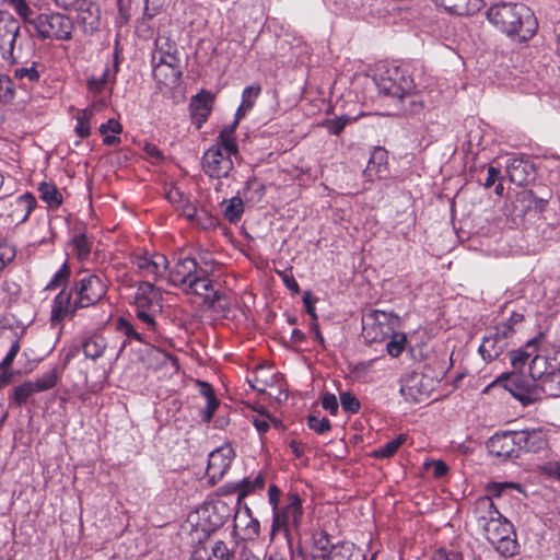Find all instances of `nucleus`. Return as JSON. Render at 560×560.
Instances as JSON below:
<instances>
[{
    "instance_id": "obj_38",
    "label": "nucleus",
    "mask_w": 560,
    "mask_h": 560,
    "mask_svg": "<svg viewBox=\"0 0 560 560\" xmlns=\"http://www.w3.org/2000/svg\"><path fill=\"white\" fill-rule=\"evenodd\" d=\"M201 384V394L206 398V406L200 409V418L203 422L208 423L211 421L214 411L219 407V400L214 396L212 387L207 383H200Z\"/></svg>"
},
{
    "instance_id": "obj_47",
    "label": "nucleus",
    "mask_w": 560,
    "mask_h": 560,
    "mask_svg": "<svg viewBox=\"0 0 560 560\" xmlns=\"http://www.w3.org/2000/svg\"><path fill=\"white\" fill-rule=\"evenodd\" d=\"M405 441L406 436L404 434H400L394 440H390L384 445L374 450L372 455L375 458H389L399 450V447L404 444Z\"/></svg>"
},
{
    "instance_id": "obj_30",
    "label": "nucleus",
    "mask_w": 560,
    "mask_h": 560,
    "mask_svg": "<svg viewBox=\"0 0 560 560\" xmlns=\"http://www.w3.org/2000/svg\"><path fill=\"white\" fill-rule=\"evenodd\" d=\"M20 341L16 339L11 343L8 353L0 362V388L11 384L14 381V377L18 375V372L12 370L11 366L18 353L20 352Z\"/></svg>"
},
{
    "instance_id": "obj_1",
    "label": "nucleus",
    "mask_w": 560,
    "mask_h": 560,
    "mask_svg": "<svg viewBox=\"0 0 560 560\" xmlns=\"http://www.w3.org/2000/svg\"><path fill=\"white\" fill-rule=\"evenodd\" d=\"M486 18L498 31L520 42L530 39L538 27L534 12L522 2L499 1L487 10Z\"/></svg>"
},
{
    "instance_id": "obj_57",
    "label": "nucleus",
    "mask_w": 560,
    "mask_h": 560,
    "mask_svg": "<svg viewBox=\"0 0 560 560\" xmlns=\"http://www.w3.org/2000/svg\"><path fill=\"white\" fill-rule=\"evenodd\" d=\"M307 425L318 434H324L330 430V422L327 418L319 419L313 415L307 417Z\"/></svg>"
},
{
    "instance_id": "obj_39",
    "label": "nucleus",
    "mask_w": 560,
    "mask_h": 560,
    "mask_svg": "<svg viewBox=\"0 0 560 560\" xmlns=\"http://www.w3.org/2000/svg\"><path fill=\"white\" fill-rule=\"evenodd\" d=\"M15 11V13L24 21V23L36 28L37 21L42 13L33 10L25 0H5Z\"/></svg>"
},
{
    "instance_id": "obj_37",
    "label": "nucleus",
    "mask_w": 560,
    "mask_h": 560,
    "mask_svg": "<svg viewBox=\"0 0 560 560\" xmlns=\"http://www.w3.org/2000/svg\"><path fill=\"white\" fill-rule=\"evenodd\" d=\"M223 217L230 223H237L244 213V202L240 197H232L231 199H224L220 203Z\"/></svg>"
},
{
    "instance_id": "obj_58",
    "label": "nucleus",
    "mask_w": 560,
    "mask_h": 560,
    "mask_svg": "<svg viewBox=\"0 0 560 560\" xmlns=\"http://www.w3.org/2000/svg\"><path fill=\"white\" fill-rule=\"evenodd\" d=\"M211 558L214 557L218 560H232L234 555L228 548L226 544L222 540H218L211 548Z\"/></svg>"
},
{
    "instance_id": "obj_51",
    "label": "nucleus",
    "mask_w": 560,
    "mask_h": 560,
    "mask_svg": "<svg viewBox=\"0 0 560 560\" xmlns=\"http://www.w3.org/2000/svg\"><path fill=\"white\" fill-rule=\"evenodd\" d=\"M15 97V88L12 78L0 73V102L3 104L11 103Z\"/></svg>"
},
{
    "instance_id": "obj_22",
    "label": "nucleus",
    "mask_w": 560,
    "mask_h": 560,
    "mask_svg": "<svg viewBox=\"0 0 560 560\" xmlns=\"http://www.w3.org/2000/svg\"><path fill=\"white\" fill-rule=\"evenodd\" d=\"M364 320H366L368 324L371 322L373 326L380 327V334L375 332L372 337L376 340L394 331L399 323V317L393 312L374 310L365 316Z\"/></svg>"
},
{
    "instance_id": "obj_7",
    "label": "nucleus",
    "mask_w": 560,
    "mask_h": 560,
    "mask_svg": "<svg viewBox=\"0 0 560 560\" xmlns=\"http://www.w3.org/2000/svg\"><path fill=\"white\" fill-rule=\"evenodd\" d=\"M495 383L502 385L524 406L540 399V386L532 377L520 372L503 373Z\"/></svg>"
},
{
    "instance_id": "obj_25",
    "label": "nucleus",
    "mask_w": 560,
    "mask_h": 560,
    "mask_svg": "<svg viewBox=\"0 0 560 560\" xmlns=\"http://www.w3.org/2000/svg\"><path fill=\"white\" fill-rule=\"evenodd\" d=\"M75 10L78 11L77 22L85 34H93L98 30L101 24V11L98 7L92 3L85 4L82 2L81 5L75 8Z\"/></svg>"
},
{
    "instance_id": "obj_62",
    "label": "nucleus",
    "mask_w": 560,
    "mask_h": 560,
    "mask_svg": "<svg viewBox=\"0 0 560 560\" xmlns=\"http://www.w3.org/2000/svg\"><path fill=\"white\" fill-rule=\"evenodd\" d=\"M14 257L15 250L13 247L8 245L0 246V270H2Z\"/></svg>"
},
{
    "instance_id": "obj_35",
    "label": "nucleus",
    "mask_w": 560,
    "mask_h": 560,
    "mask_svg": "<svg viewBox=\"0 0 560 560\" xmlns=\"http://www.w3.org/2000/svg\"><path fill=\"white\" fill-rule=\"evenodd\" d=\"M261 93V86L259 84H253L246 86L242 93V103L236 110V118L238 121L243 118L255 105L256 100Z\"/></svg>"
},
{
    "instance_id": "obj_40",
    "label": "nucleus",
    "mask_w": 560,
    "mask_h": 560,
    "mask_svg": "<svg viewBox=\"0 0 560 560\" xmlns=\"http://www.w3.org/2000/svg\"><path fill=\"white\" fill-rule=\"evenodd\" d=\"M39 63L32 61L30 66L16 68L12 74V81L19 80L21 86H25L27 83L37 82L40 79L42 72L38 70Z\"/></svg>"
},
{
    "instance_id": "obj_5",
    "label": "nucleus",
    "mask_w": 560,
    "mask_h": 560,
    "mask_svg": "<svg viewBox=\"0 0 560 560\" xmlns=\"http://www.w3.org/2000/svg\"><path fill=\"white\" fill-rule=\"evenodd\" d=\"M486 539L494 546L495 550L503 557H512L517 551V541L513 525L501 514L481 529Z\"/></svg>"
},
{
    "instance_id": "obj_33",
    "label": "nucleus",
    "mask_w": 560,
    "mask_h": 560,
    "mask_svg": "<svg viewBox=\"0 0 560 560\" xmlns=\"http://www.w3.org/2000/svg\"><path fill=\"white\" fill-rule=\"evenodd\" d=\"M81 347L86 359L96 361L104 354L107 342L102 335H91L83 340Z\"/></svg>"
},
{
    "instance_id": "obj_36",
    "label": "nucleus",
    "mask_w": 560,
    "mask_h": 560,
    "mask_svg": "<svg viewBox=\"0 0 560 560\" xmlns=\"http://www.w3.org/2000/svg\"><path fill=\"white\" fill-rule=\"evenodd\" d=\"M551 369L556 368L549 364L546 357L534 352L529 363V374L535 382L539 381V384H542V381L549 375Z\"/></svg>"
},
{
    "instance_id": "obj_49",
    "label": "nucleus",
    "mask_w": 560,
    "mask_h": 560,
    "mask_svg": "<svg viewBox=\"0 0 560 560\" xmlns=\"http://www.w3.org/2000/svg\"><path fill=\"white\" fill-rule=\"evenodd\" d=\"M59 378V371L54 368L50 371L39 376L33 385L37 393L48 390L57 385Z\"/></svg>"
},
{
    "instance_id": "obj_15",
    "label": "nucleus",
    "mask_w": 560,
    "mask_h": 560,
    "mask_svg": "<svg viewBox=\"0 0 560 560\" xmlns=\"http://www.w3.org/2000/svg\"><path fill=\"white\" fill-rule=\"evenodd\" d=\"M182 291L187 295L201 298L209 307H213L223 298L221 292L213 289V281L205 268Z\"/></svg>"
},
{
    "instance_id": "obj_20",
    "label": "nucleus",
    "mask_w": 560,
    "mask_h": 560,
    "mask_svg": "<svg viewBox=\"0 0 560 560\" xmlns=\"http://www.w3.org/2000/svg\"><path fill=\"white\" fill-rule=\"evenodd\" d=\"M79 306L78 298L74 295L73 288L71 290H61L55 298L51 307V320L61 322L66 317L73 315Z\"/></svg>"
},
{
    "instance_id": "obj_44",
    "label": "nucleus",
    "mask_w": 560,
    "mask_h": 560,
    "mask_svg": "<svg viewBox=\"0 0 560 560\" xmlns=\"http://www.w3.org/2000/svg\"><path fill=\"white\" fill-rule=\"evenodd\" d=\"M334 560H364V556L360 549H357L353 544L338 542L332 551Z\"/></svg>"
},
{
    "instance_id": "obj_9",
    "label": "nucleus",
    "mask_w": 560,
    "mask_h": 560,
    "mask_svg": "<svg viewBox=\"0 0 560 560\" xmlns=\"http://www.w3.org/2000/svg\"><path fill=\"white\" fill-rule=\"evenodd\" d=\"M218 510L217 505H212L210 508H206L202 511V514L209 521V525L203 526L201 524H197V528L192 534V541L197 540V544L194 545V549L189 557V560H211V553L208 547L205 545V539H207L212 532L222 526L225 522V517L215 513Z\"/></svg>"
},
{
    "instance_id": "obj_14",
    "label": "nucleus",
    "mask_w": 560,
    "mask_h": 560,
    "mask_svg": "<svg viewBox=\"0 0 560 560\" xmlns=\"http://www.w3.org/2000/svg\"><path fill=\"white\" fill-rule=\"evenodd\" d=\"M512 336L511 324H499L494 331L485 336L479 346V353L486 361H493L500 357L509 345V338Z\"/></svg>"
},
{
    "instance_id": "obj_19",
    "label": "nucleus",
    "mask_w": 560,
    "mask_h": 560,
    "mask_svg": "<svg viewBox=\"0 0 560 560\" xmlns=\"http://www.w3.org/2000/svg\"><path fill=\"white\" fill-rule=\"evenodd\" d=\"M424 376L421 373L411 372L402 376L400 385L401 396L410 402H419L429 395V389L423 384Z\"/></svg>"
},
{
    "instance_id": "obj_16",
    "label": "nucleus",
    "mask_w": 560,
    "mask_h": 560,
    "mask_svg": "<svg viewBox=\"0 0 560 560\" xmlns=\"http://www.w3.org/2000/svg\"><path fill=\"white\" fill-rule=\"evenodd\" d=\"M219 147H210L202 156V170L212 178L228 177L233 170L232 156L221 152Z\"/></svg>"
},
{
    "instance_id": "obj_28",
    "label": "nucleus",
    "mask_w": 560,
    "mask_h": 560,
    "mask_svg": "<svg viewBox=\"0 0 560 560\" xmlns=\"http://www.w3.org/2000/svg\"><path fill=\"white\" fill-rule=\"evenodd\" d=\"M238 125V120L235 119L233 124L224 126L215 141L211 147H219L218 149L221 152H224L231 156H236L238 154V147L235 139V129Z\"/></svg>"
},
{
    "instance_id": "obj_63",
    "label": "nucleus",
    "mask_w": 560,
    "mask_h": 560,
    "mask_svg": "<svg viewBox=\"0 0 560 560\" xmlns=\"http://www.w3.org/2000/svg\"><path fill=\"white\" fill-rule=\"evenodd\" d=\"M164 4V0H145L144 14L148 18L156 15Z\"/></svg>"
},
{
    "instance_id": "obj_50",
    "label": "nucleus",
    "mask_w": 560,
    "mask_h": 560,
    "mask_svg": "<svg viewBox=\"0 0 560 560\" xmlns=\"http://www.w3.org/2000/svg\"><path fill=\"white\" fill-rule=\"evenodd\" d=\"M389 334L390 340L386 345V350L389 355L397 358L402 353L405 349L407 337L404 332H397L395 330Z\"/></svg>"
},
{
    "instance_id": "obj_42",
    "label": "nucleus",
    "mask_w": 560,
    "mask_h": 560,
    "mask_svg": "<svg viewBox=\"0 0 560 560\" xmlns=\"http://www.w3.org/2000/svg\"><path fill=\"white\" fill-rule=\"evenodd\" d=\"M122 127L116 119H108L100 126V133L104 136L103 142L105 145L112 147L120 143L118 135L121 132Z\"/></svg>"
},
{
    "instance_id": "obj_59",
    "label": "nucleus",
    "mask_w": 560,
    "mask_h": 560,
    "mask_svg": "<svg viewBox=\"0 0 560 560\" xmlns=\"http://www.w3.org/2000/svg\"><path fill=\"white\" fill-rule=\"evenodd\" d=\"M350 118L347 116L337 117L334 119H329L325 122V127L332 135H339L345 127L349 124Z\"/></svg>"
},
{
    "instance_id": "obj_11",
    "label": "nucleus",
    "mask_w": 560,
    "mask_h": 560,
    "mask_svg": "<svg viewBox=\"0 0 560 560\" xmlns=\"http://www.w3.org/2000/svg\"><path fill=\"white\" fill-rule=\"evenodd\" d=\"M73 30L72 21L61 13L40 14L35 32L42 39L69 40Z\"/></svg>"
},
{
    "instance_id": "obj_8",
    "label": "nucleus",
    "mask_w": 560,
    "mask_h": 560,
    "mask_svg": "<svg viewBox=\"0 0 560 560\" xmlns=\"http://www.w3.org/2000/svg\"><path fill=\"white\" fill-rule=\"evenodd\" d=\"M508 489L520 490L521 486L514 482H493L487 488L488 495L478 498L474 504V516L480 529L485 528L497 517H501V513L495 508L491 495L500 497Z\"/></svg>"
},
{
    "instance_id": "obj_3",
    "label": "nucleus",
    "mask_w": 560,
    "mask_h": 560,
    "mask_svg": "<svg viewBox=\"0 0 560 560\" xmlns=\"http://www.w3.org/2000/svg\"><path fill=\"white\" fill-rule=\"evenodd\" d=\"M303 518L302 500L298 493L287 494L285 504L272 513L270 529L271 539L278 533H282L290 548H292V536L298 534Z\"/></svg>"
},
{
    "instance_id": "obj_34",
    "label": "nucleus",
    "mask_w": 560,
    "mask_h": 560,
    "mask_svg": "<svg viewBox=\"0 0 560 560\" xmlns=\"http://www.w3.org/2000/svg\"><path fill=\"white\" fill-rule=\"evenodd\" d=\"M387 151L381 147L374 148L371 158L368 163L365 173L369 176L376 175L382 177L387 168Z\"/></svg>"
},
{
    "instance_id": "obj_18",
    "label": "nucleus",
    "mask_w": 560,
    "mask_h": 560,
    "mask_svg": "<svg viewBox=\"0 0 560 560\" xmlns=\"http://www.w3.org/2000/svg\"><path fill=\"white\" fill-rule=\"evenodd\" d=\"M516 445L514 431L494 434L487 442V448L490 454L503 459L518 457Z\"/></svg>"
},
{
    "instance_id": "obj_6",
    "label": "nucleus",
    "mask_w": 560,
    "mask_h": 560,
    "mask_svg": "<svg viewBox=\"0 0 560 560\" xmlns=\"http://www.w3.org/2000/svg\"><path fill=\"white\" fill-rule=\"evenodd\" d=\"M178 63L179 58L176 43L168 36L159 35L155 39V51L152 55L154 78L161 80L163 68L166 67L171 71L172 83H175L180 77Z\"/></svg>"
},
{
    "instance_id": "obj_52",
    "label": "nucleus",
    "mask_w": 560,
    "mask_h": 560,
    "mask_svg": "<svg viewBox=\"0 0 560 560\" xmlns=\"http://www.w3.org/2000/svg\"><path fill=\"white\" fill-rule=\"evenodd\" d=\"M92 114V109L86 108L77 117L75 132L80 138H86L90 135V119Z\"/></svg>"
},
{
    "instance_id": "obj_46",
    "label": "nucleus",
    "mask_w": 560,
    "mask_h": 560,
    "mask_svg": "<svg viewBox=\"0 0 560 560\" xmlns=\"http://www.w3.org/2000/svg\"><path fill=\"white\" fill-rule=\"evenodd\" d=\"M35 393L37 392L33 385V382H25L19 386H15L12 389V395L10 397L11 404L21 407L26 404L27 399Z\"/></svg>"
},
{
    "instance_id": "obj_48",
    "label": "nucleus",
    "mask_w": 560,
    "mask_h": 560,
    "mask_svg": "<svg viewBox=\"0 0 560 560\" xmlns=\"http://www.w3.org/2000/svg\"><path fill=\"white\" fill-rule=\"evenodd\" d=\"M265 486V478L261 475L256 476L253 480L244 478L237 483L238 500L245 498L256 489H262Z\"/></svg>"
},
{
    "instance_id": "obj_54",
    "label": "nucleus",
    "mask_w": 560,
    "mask_h": 560,
    "mask_svg": "<svg viewBox=\"0 0 560 560\" xmlns=\"http://www.w3.org/2000/svg\"><path fill=\"white\" fill-rule=\"evenodd\" d=\"M339 396L343 411L348 413H357L360 410V401L353 394L350 392H341Z\"/></svg>"
},
{
    "instance_id": "obj_29",
    "label": "nucleus",
    "mask_w": 560,
    "mask_h": 560,
    "mask_svg": "<svg viewBox=\"0 0 560 560\" xmlns=\"http://www.w3.org/2000/svg\"><path fill=\"white\" fill-rule=\"evenodd\" d=\"M541 339L542 336L539 335L528 340L524 348L509 352L513 372H518L523 370V368L527 364L528 360L532 358L534 352L537 351V345L541 341Z\"/></svg>"
},
{
    "instance_id": "obj_12",
    "label": "nucleus",
    "mask_w": 560,
    "mask_h": 560,
    "mask_svg": "<svg viewBox=\"0 0 560 560\" xmlns=\"http://www.w3.org/2000/svg\"><path fill=\"white\" fill-rule=\"evenodd\" d=\"M131 264L137 275L151 282L160 280L168 269L167 258L160 253L135 254Z\"/></svg>"
},
{
    "instance_id": "obj_27",
    "label": "nucleus",
    "mask_w": 560,
    "mask_h": 560,
    "mask_svg": "<svg viewBox=\"0 0 560 560\" xmlns=\"http://www.w3.org/2000/svg\"><path fill=\"white\" fill-rule=\"evenodd\" d=\"M36 207V199L32 194H24L19 196L11 202L12 211L10 217L16 223H24L27 221L30 214Z\"/></svg>"
},
{
    "instance_id": "obj_23",
    "label": "nucleus",
    "mask_w": 560,
    "mask_h": 560,
    "mask_svg": "<svg viewBox=\"0 0 560 560\" xmlns=\"http://www.w3.org/2000/svg\"><path fill=\"white\" fill-rule=\"evenodd\" d=\"M446 12L459 16H469L479 12L485 7L483 0H432Z\"/></svg>"
},
{
    "instance_id": "obj_2",
    "label": "nucleus",
    "mask_w": 560,
    "mask_h": 560,
    "mask_svg": "<svg viewBox=\"0 0 560 560\" xmlns=\"http://www.w3.org/2000/svg\"><path fill=\"white\" fill-rule=\"evenodd\" d=\"M20 31V23L13 16L0 19V50L10 65L27 62L35 50L32 36L22 37Z\"/></svg>"
},
{
    "instance_id": "obj_31",
    "label": "nucleus",
    "mask_w": 560,
    "mask_h": 560,
    "mask_svg": "<svg viewBox=\"0 0 560 560\" xmlns=\"http://www.w3.org/2000/svg\"><path fill=\"white\" fill-rule=\"evenodd\" d=\"M337 544L332 541L331 536L325 529L314 530L312 534L311 560L335 551Z\"/></svg>"
},
{
    "instance_id": "obj_32",
    "label": "nucleus",
    "mask_w": 560,
    "mask_h": 560,
    "mask_svg": "<svg viewBox=\"0 0 560 560\" xmlns=\"http://www.w3.org/2000/svg\"><path fill=\"white\" fill-rule=\"evenodd\" d=\"M212 102V97L209 93H200L198 94L191 103V116L197 125V128H200L203 122L208 119L211 107L210 103Z\"/></svg>"
},
{
    "instance_id": "obj_55",
    "label": "nucleus",
    "mask_w": 560,
    "mask_h": 560,
    "mask_svg": "<svg viewBox=\"0 0 560 560\" xmlns=\"http://www.w3.org/2000/svg\"><path fill=\"white\" fill-rule=\"evenodd\" d=\"M70 277V268L67 264H63L61 268L54 275L51 280L46 285V290H54L60 285H63Z\"/></svg>"
},
{
    "instance_id": "obj_21",
    "label": "nucleus",
    "mask_w": 560,
    "mask_h": 560,
    "mask_svg": "<svg viewBox=\"0 0 560 560\" xmlns=\"http://www.w3.org/2000/svg\"><path fill=\"white\" fill-rule=\"evenodd\" d=\"M234 452L230 446H222L209 454L207 474L211 479H221L231 466Z\"/></svg>"
},
{
    "instance_id": "obj_26",
    "label": "nucleus",
    "mask_w": 560,
    "mask_h": 560,
    "mask_svg": "<svg viewBox=\"0 0 560 560\" xmlns=\"http://www.w3.org/2000/svg\"><path fill=\"white\" fill-rule=\"evenodd\" d=\"M506 173L512 183L523 186L533 174V165L523 158H513L509 160Z\"/></svg>"
},
{
    "instance_id": "obj_17",
    "label": "nucleus",
    "mask_w": 560,
    "mask_h": 560,
    "mask_svg": "<svg viewBox=\"0 0 560 560\" xmlns=\"http://www.w3.org/2000/svg\"><path fill=\"white\" fill-rule=\"evenodd\" d=\"M202 267L198 266V262L195 258L184 257L178 258V260L174 264V266L168 270L167 278L168 282L179 288L180 290L185 288L188 282H190Z\"/></svg>"
},
{
    "instance_id": "obj_53",
    "label": "nucleus",
    "mask_w": 560,
    "mask_h": 560,
    "mask_svg": "<svg viewBox=\"0 0 560 560\" xmlns=\"http://www.w3.org/2000/svg\"><path fill=\"white\" fill-rule=\"evenodd\" d=\"M73 248L80 259H84L91 252V242L85 234L75 235L72 240Z\"/></svg>"
},
{
    "instance_id": "obj_43",
    "label": "nucleus",
    "mask_w": 560,
    "mask_h": 560,
    "mask_svg": "<svg viewBox=\"0 0 560 560\" xmlns=\"http://www.w3.org/2000/svg\"><path fill=\"white\" fill-rule=\"evenodd\" d=\"M39 197L50 208H58L62 203V195L56 185L51 183H40L38 186Z\"/></svg>"
},
{
    "instance_id": "obj_60",
    "label": "nucleus",
    "mask_w": 560,
    "mask_h": 560,
    "mask_svg": "<svg viewBox=\"0 0 560 560\" xmlns=\"http://www.w3.org/2000/svg\"><path fill=\"white\" fill-rule=\"evenodd\" d=\"M322 406L323 408L328 411L331 416H336L337 412H338V408H339V405H338V400H337V397L336 395L334 394H330V393H326L324 396H323V399H322Z\"/></svg>"
},
{
    "instance_id": "obj_24",
    "label": "nucleus",
    "mask_w": 560,
    "mask_h": 560,
    "mask_svg": "<svg viewBox=\"0 0 560 560\" xmlns=\"http://www.w3.org/2000/svg\"><path fill=\"white\" fill-rule=\"evenodd\" d=\"M514 439L516 440L518 453L521 451L537 452L546 444L541 429H525L521 431H514Z\"/></svg>"
},
{
    "instance_id": "obj_4",
    "label": "nucleus",
    "mask_w": 560,
    "mask_h": 560,
    "mask_svg": "<svg viewBox=\"0 0 560 560\" xmlns=\"http://www.w3.org/2000/svg\"><path fill=\"white\" fill-rule=\"evenodd\" d=\"M137 317L154 331L156 329L155 314L162 310V293L151 281H140L133 295Z\"/></svg>"
},
{
    "instance_id": "obj_13",
    "label": "nucleus",
    "mask_w": 560,
    "mask_h": 560,
    "mask_svg": "<svg viewBox=\"0 0 560 560\" xmlns=\"http://www.w3.org/2000/svg\"><path fill=\"white\" fill-rule=\"evenodd\" d=\"M376 86L381 94L392 97L396 104V101L413 88V83L412 80L405 77L398 68H394L380 74L376 80Z\"/></svg>"
},
{
    "instance_id": "obj_45",
    "label": "nucleus",
    "mask_w": 560,
    "mask_h": 560,
    "mask_svg": "<svg viewBox=\"0 0 560 560\" xmlns=\"http://www.w3.org/2000/svg\"><path fill=\"white\" fill-rule=\"evenodd\" d=\"M539 386L540 395L544 393L550 397H560V369H551L549 375Z\"/></svg>"
},
{
    "instance_id": "obj_61",
    "label": "nucleus",
    "mask_w": 560,
    "mask_h": 560,
    "mask_svg": "<svg viewBox=\"0 0 560 560\" xmlns=\"http://www.w3.org/2000/svg\"><path fill=\"white\" fill-rule=\"evenodd\" d=\"M152 352L155 354L156 360H159L162 364L170 363L174 369L178 370L179 366L176 357L155 348L152 349Z\"/></svg>"
},
{
    "instance_id": "obj_10",
    "label": "nucleus",
    "mask_w": 560,
    "mask_h": 560,
    "mask_svg": "<svg viewBox=\"0 0 560 560\" xmlns=\"http://www.w3.org/2000/svg\"><path fill=\"white\" fill-rule=\"evenodd\" d=\"M74 295L78 298L79 306L89 307L97 304L107 294V284L94 273H84L74 281Z\"/></svg>"
},
{
    "instance_id": "obj_64",
    "label": "nucleus",
    "mask_w": 560,
    "mask_h": 560,
    "mask_svg": "<svg viewBox=\"0 0 560 560\" xmlns=\"http://www.w3.org/2000/svg\"><path fill=\"white\" fill-rule=\"evenodd\" d=\"M316 301H317V299L313 298L310 292L304 293L303 303H304L307 314H310L311 317L313 318V322H317V315H316L315 307H314V304Z\"/></svg>"
},
{
    "instance_id": "obj_41",
    "label": "nucleus",
    "mask_w": 560,
    "mask_h": 560,
    "mask_svg": "<svg viewBox=\"0 0 560 560\" xmlns=\"http://www.w3.org/2000/svg\"><path fill=\"white\" fill-rule=\"evenodd\" d=\"M395 105L399 110H404L410 114H417L423 107L421 96L413 92V88L410 89L408 93H405L404 96H401L398 101H396Z\"/></svg>"
},
{
    "instance_id": "obj_56",
    "label": "nucleus",
    "mask_w": 560,
    "mask_h": 560,
    "mask_svg": "<svg viewBox=\"0 0 560 560\" xmlns=\"http://www.w3.org/2000/svg\"><path fill=\"white\" fill-rule=\"evenodd\" d=\"M116 328L119 332L124 334L127 339H136L138 341H143V337L140 332H138L135 327L125 318L120 317L116 322Z\"/></svg>"
}]
</instances>
